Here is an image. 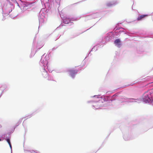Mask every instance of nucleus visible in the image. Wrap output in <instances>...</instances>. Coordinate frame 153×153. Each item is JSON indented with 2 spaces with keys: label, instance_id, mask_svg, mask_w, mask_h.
Returning <instances> with one entry per match:
<instances>
[{
  "label": "nucleus",
  "instance_id": "obj_9",
  "mask_svg": "<svg viewBox=\"0 0 153 153\" xmlns=\"http://www.w3.org/2000/svg\"><path fill=\"white\" fill-rule=\"evenodd\" d=\"M7 142H8V143L10 147H11V143H10V140L9 139H7Z\"/></svg>",
  "mask_w": 153,
  "mask_h": 153
},
{
  "label": "nucleus",
  "instance_id": "obj_11",
  "mask_svg": "<svg viewBox=\"0 0 153 153\" xmlns=\"http://www.w3.org/2000/svg\"><path fill=\"white\" fill-rule=\"evenodd\" d=\"M1 141V139H0V141Z\"/></svg>",
  "mask_w": 153,
  "mask_h": 153
},
{
  "label": "nucleus",
  "instance_id": "obj_6",
  "mask_svg": "<svg viewBox=\"0 0 153 153\" xmlns=\"http://www.w3.org/2000/svg\"><path fill=\"white\" fill-rule=\"evenodd\" d=\"M71 22V19L69 18H66L63 20V22L65 24H68Z\"/></svg>",
  "mask_w": 153,
  "mask_h": 153
},
{
  "label": "nucleus",
  "instance_id": "obj_4",
  "mask_svg": "<svg viewBox=\"0 0 153 153\" xmlns=\"http://www.w3.org/2000/svg\"><path fill=\"white\" fill-rule=\"evenodd\" d=\"M114 43L115 45L117 46V47L120 48L121 46L120 41L119 39H116L115 42Z\"/></svg>",
  "mask_w": 153,
  "mask_h": 153
},
{
  "label": "nucleus",
  "instance_id": "obj_2",
  "mask_svg": "<svg viewBox=\"0 0 153 153\" xmlns=\"http://www.w3.org/2000/svg\"><path fill=\"white\" fill-rule=\"evenodd\" d=\"M98 16L97 14L94 13L91 15L86 16H85V17L87 19H91L97 18Z\"/></svg>",
  "mask_w": 153,
  "mask_h": 153
},
{
  "label": "nucleus",
  "instance_id": "obj_5",
  "mask_svg": "<svg viewBox=\"0 0 153 153\" xmlns=\"http://www.w3.org/2000/svg\"><path fill=\"white\" fill-rule=\"evenodd\" d=\"M147 16V15H141L139 16L137 19L138 21H140L142 20L144 18Z\"/></svg>",
  "mask_w": 153,
  "mask_h": 153
},
{
  "label": "nucleus",
  "instance_id": "obj_10",
  "mask_svg": "<svg viewBox=\"0 0 153 153\" xmlns=\"http://www.w3.org/2000/svg\"><path fill=\"white\" fill-rule=\"evenodd\" d=\"M31 153H37L36 152H35L34 151L32 150V151Z\"/></svg>",
  "mask_w": 153,
  "mask_h": 153
},
{
  "label": "nucleus",
  "instance_id": "obj_8",
  "mask_svg": "<svg viewBox=\"0 0 153 153\" xmlns=\"http://www.w3.org/2000/svg\"><path fill=\"white\" fill-rule=\"evenodd\" d=\"M107 37L108 38H114V35L113 34V33L112 32L108 34Z\"/></svg>",
  "mask_w": 153,
  "mask_h": 153
},
{
  "label": "nucleus",
  "instance_id": "obj_7",
  "mask_svg": "<svg viewBox=\"0 0 153 153\" xmlns=\"http://www.w3.org/2000/svg\"><path fill=\"white\" fill-rule=\"evenodd\" d=\"M42 74L43 77L44 78H46L48 76V73L45 69L42 72Z\"/></svg>",
  "mask_w": 153,
  "mask_h": 153
},
{
  "label": "nucleus",
  "instance_id": "obj_1",
  "mask_svg": "<svg viewBox=\"0 0 153 153\" xmlns=\"http://www.w3.org/2000/svg\"><path fill=\"white\" fill-rule=\"evenodd\" d=\"M143 100L145 102H149L151 101V98L148 94L145 93L143 95Z\"/></svg>",
  "mask_w": 153,
  "mask_h": 153
},
{
  "label": "nucleus",
  "instance_id": "obj_3",
  "mask_svg": "<svg viewBox=\"0 0 153 153\" xmlns=\"http://www.w3.org/2000/svg\"><path fill=\"white\" fill-rule=\"evenodd\" d=\"M69 71L70 72L71 76L74 77V75L77 72V70L72 69L69 70Z\"/></svg>",
  "mask_w": 153,
  "mask_h": 153
}]
</instances>
